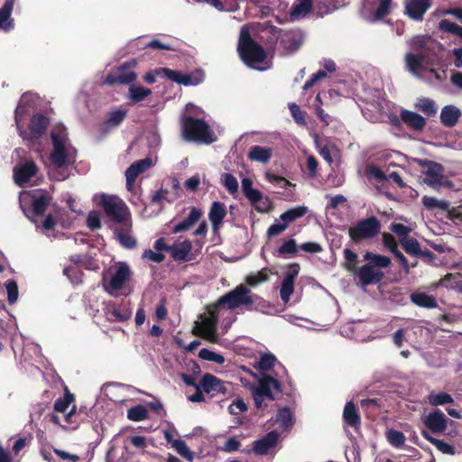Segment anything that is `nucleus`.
<instances>
[{
    "label": "nucleus",
    "instance_id": "1",
    "mask_svg": "<svg viewBox=\"0 0 462 462\" xmlns=\"http://www.w3.org/2000/svg\"><path fill=\"white\" fill-rule=\"evenodd\" d=\"M51 139L53 148L50 154V160L52 165L59 171L58 174L60 177L57 180H66L69 177V173L65 169L69 165L75 163L77 150L68 143V132L63 125H57L52 129Z\"/></svg>",
    "mask_w": 462,
    "mask_h": 462
},
{
    "label": "nucleus",
    "instance_id": "2",
    "mask_svg": "<svg viewBox=\"0 0 462 462\" xmlns=\"http://www.w3.org/2000/svg\"><path fill=\"white\" fill-rule=\"evenodd\" d=\"M236 51L240 60L249 69L263 71L270 68L267 51L252 37L247 25L240 30Z\"/></svg>",
    "mask_w": 462,
    "mask_h": 462
},
{
    "label": "nucleus",
    "instance_id": "3",
    "mask_svg": "<svg viewBox=\"0 0 462 462\" xmlns=\"http://www.w3.org/2000/svg\"><path fill=\"white\" fill-rule=\"evenodd\" d=\"M218 306H226L228 310H235L241 306L246 310L264 311L269 306L262 297L254 294L244 284L236 286L234 290L221 296L217 303Z\"/></svg>",
    "mask_w": 462,
    "mask_h": 462
},
{
    "label": "nucleus",
    "instance_id": "4",
    "mask_svg": "<svg viewBox=\"0 0 462 462\" xmlns=\"http://www.w3.org/2000/svg\"><path fill=\"white\" fill-rule=\"evenodd\" d=\"M94 201L103 208L109 219L122 226H130L131 212L125 203L116 196L99 194L94 197Z\"/></svg>",
    "mask_w": 462,
    "mask_h": 462
},
{
    "label": "nucleus",
    "instance_id": "5",
    "mask_svg": "<svg viewBox=\"0 0 462 462\" xmlns=\"http://www.w3.org/2000/svg\"><path fill=\"white\" fill-rule=\"evenodd\" d=\"M182 136L189 142L212 143L215 141L208 124L204 119L185 116L182 118Z\"/></svg>",
    "mask_w": 462,
    "mask_h": 462
},
{
    "label": "nucleus",
    "instance_id": "6",
    "mask_svg": "<svg viewBox=\"0 0 462 462\" xmlns=\"http://www.w3.org/2000/svg\"><path fill=\"white\" fill-rule=\"evenodd\" d=\"M381 230V223L376 217H370L358 221L348 230L350 239L354 243H359L363 240L372 239L376 236Z\"/></svg>",
    "mask_w": 462,
    "mask_h": 462
},
{
    "label": "nucleus",
    "instance_id": "7",
    "mask_svg": "<svg viewBox=\"0 0 462 462\" xmlns=\"http://www.w3.org/2000/svg\"><path fill=\"white\" fill-rule=\"evenodd\" d=\"M135 65L134 60L121 64L106 76L105 82L110 86L133 83L137 79V74L134 70Z\"/></svg>",
    "mask_w": 462,
    "mask_h": 462
},
{
    "label": "nucleus",
    "instance_id": "8",
    "mask_svg": "<svg viewBox=\"0 0 462 462\" xmlns=\"http://www.w3.org/2000/svg\"><path fill=\"white\" fill-rule=\"evenodd\" d=\"M203 392L211 398L218 395L228 396L231 394L232 383L217 377L216 375L206 373L199 381Z\"/></svg>",
    "mask_w": 462,
    "mask_h": 462
},
{
    "label": "nucleus",
    "instance_id": "9",
    "mask_svg": "<svg viewBox=\"0 0 462 462\" xmlns=\"http://www.w3.org/2000/svg\"><path fill=\"white\" fill-rule=\"evenodd\" d=\"M217 305L214 306L213 310H208L209 317L202 318L200 323H196L197 326L193 329V334L201 337L212 343L217 342L218 337L217 334Z\"/></svg>",
    "mask_w": 462,
    "mask_h": 462
},
{
    "label": "nucleus",
    "instance_id": "10",
    "mask_svg": "<svg viewBox=\"0 0 462 462\" xmlns=\"http://www.w3.org/2000/svg\"><path fill=\"white\" fill-rule=\"evenodd\" d=\"M273 390L276 393L282 392L279 381L270 375H263L259 380L258 386L253 390V397L256 408L262 407L264 397L274 400Z\"/></svg>",
    "mask_w": 462,
    "mask_h": 462
},
{
    "label": "nucleus",
    "instance_id": "11",
    "mask_svg": "<svg viewBox=\"0 0 462 462\" xmlns=\"http://www.w3.org/2000/svg\"><path fill=\"white\" fill-rule=\"evenodd\" d=\"M420 165L425 168L423 182L433 189L439 188L443 180L444 167L439 162L429 160H420Z\"/></svg>",
    "mask_w": 462,
    "mask_h": 462
},
{
    "label": "nucleus",
    "instance_id": "12",
    "mask_svg": "<svg viewBox=\"0 0 462 462\" xmlns=\"http://www.w3.org/2000/svg\"><path fill=\"white\" fill-rule=\"evenodd\" d=\"M130 270L126 264H121L112 275L108 282L104 284L105 290L111 295L116 294L129 279Z\"/></svg>",
    "mask_w": 462,
    "mask_h": 462
},
{
    "label": "nucleus",
    "instance_id": "13",
    "mask_svg": "<svg viewBox=\"0 0 462 462\" xmlns=\"http://www.w3.org/2000/svg\"><path fill=\"white\" fill-rule=\"evenodd\" d=\"M279 438V433L275 430H272L263 438L253 442L252 451L260 456L267 455L270 450L277 446Z\"/></svg>",
    "mask_w": 462,
    "mask_h": 462
},
{
    "label": "nucleus",
    "instance_id": "14",
    "mask_svg": "<svg viewBox=\"0 0 462 462\" xmlns=\"http://www.w3.org/2000/svg\"><path fill=\"white\" fill-rule=\"evenodd\" d=\"M359 282L363 286L377 284L382 282L384 273L368 263L361 266L357 272Z\"/></svg>",
    "mask_w": 462,
    "mask_h": 462
},
{
    "label": "nucleus",
    "instance_id": "15",
    "mask_svg": "<svg viewBox=\"0 0 462 462\" xmlns=\"http://www.w3.org/2000/svg\"><path fill=\"white\" fill-rule=\"evenodd\" d=\"M38 167L33 161H27L14 169V180L19 187H23L32 177L35 176Z\"/></svg>",
    "mask_w": 462,
    "mask_h": 462
},
{
    "label": "nucleus",
    "instance_id": "16",
    "mask_svg": "<svg viewBox=\"0 0 462 462\" xmlns=\"http://www.w3.org/2000/svg\"><path fill=\"white\" fill-rule=\"evenodd\" d=\"M424 425L433 433H442L448 427V418L437 409L430 412L423 420Z\"/></svg>",
    "mask_w": 462,
    "mask_h": 462
},
{
    "label": "nucleus",
    "instance_id": "17",
    "mask_svg": "<svg viewBox=\"0 0 462 462\" xmlns=\"http://www.w3.org/2000/svg\"><path fill=\"white\" fill-rule=\"evenodd\" d=\"M430 6V0H406L405 14L411 19L420 22Z\"/></svg>",
    "mask_w": 462,
    "mask_h": 462
},
{
    "label": "nucleus",
    "instance_id": "18",
    "mask_svg": "<svg viewBox=\"0 0 462 462\" xmlns=\"http://www.w3.org/2000/svg\"><path fill=\"white\" fill-rule=\"evenodd\" d=\"M365 5L376 21L384 19L393 9V0H365Z\"/></svg>",
    "mask_w": 462,
    "mask_h": 462
},
{
    "label": "nucleus",
    "instance_id": "19",
    "mask_svg": "<svg viewBox=\"0 0 462 462\" xmlns=\"http://www.w3.org/2000/svg\"><path fill=\"white\" fill-rule=\"evenodd\" d=\"M104 314L110 322H124L131 316L127 308L117 305L115 302H108L105 305Z\"/></svg>",
    "mask_w": 462,
    "mask_h": 462
},
{
    "label": "nucleus",
    "instance_id": "20",
    "mask_svg": "<svg viewBox=\"0 0 462 462\" xmlns=\"http://www.w3.org/2000/svg\"><path fill=\"white\" fill-rule=\"evenodd\" d=\"M192 242L186 239L180 243L171 245V256L175 262H189L191 256Z\"/></svg>",
    "mask_w": 462,
    "mask_h": 462
},
{
    "label": "nucleus",
    "instance_id": "21",
    "mask_svg": "<svg viewBox=\"0 0 462 462\" xmlns=\"http://www.w3.org/2000/svg\"><path fill=\"white\" fill-rule=\"evenodd\" d=\"M226 216V208L225 204L219 201L212 202L208 212V218L212 224V228L215 233L220 229Z\"/></svg>",
    "mask_w": 462,
    "mask_h": 462
},
{
    "label": "nucleus",
    "instance_id": "22",
    "mask_svg": "<svg viewBox=\"0 0 462 462\" xmlns=\"http://www.w3.org/2000/svg\"><path fill=\"white\" fill-rule=\"evenodd\" d=\"M49 124L50 120L47 116L40 113L35 114L32 117L29 125L32 139L38 140L42 138L46 132Z\"/></svg>",
    "mask_w": 462,
    "mask_h": 462
},
{
    "label": "nucleus",
    "instance_id": "23",
    "mask_svg": "<svg viewBox=\"0 0 462 462\" xmlns=\"http://www.w3.org/2000/svg\"><path fill=\"white\" fill-rule=\"evenodd\" d=\"M202 210L200 208L192 207L190 208L188 217L181 222L176 224L171 230L172 234H178L189 230L202 217Z\"/></svg>",
    "mask_w": 462,
    "mask_h": 462
},
{
    "label": "nucleus",
    "instance_id": "24",
    "mask_svg": "<svg viewBox=\"0 0 462 462\" xmlns=\"http://www.w3.org/2000/svg\"><path fill=\"white\" fill-rule=\"evenodd\" d=\"M400 118L407 126L416 131H421L426 125V119L423 116L409 110H402Z\"/></svg>",
    "mask_w": 462,
    "mask_h": 462
},
{
    "label": "nucleus",
    "instance_id": "25",
    "mask_svg": "<svg viewBox=\"0 0 462 462\" xmlns=\"http://www.w3.org/2000/svg\"><path fill=\"white\" fill-rule=\"evenodd\" d=\"M461 116L460 110L452 105L445 106L440 112V122L446 127H453Z\"/></svg>",
    "mask_w": 462,
    "mask_h": 462
},
{
    "label": "nucleus",
    "instance_id": "26",
    "mask_svg": "<svg viewBox=\"0 0 462 462\" xmlns=\"http://www.w3.org/2000/svg\"><path fill=\"white\" fill-rule=\"evenodd\" d=\"M426 58V53H406L404 60L408 70L414 76H418L420 70L425 69L423 63Z\"/></svg>",
    "mask_w": 462,
    "mask_h": 462
},
{
    "label": "nucleus",
    "instance_id": "27",
    "mask_svg": "<svg viewBox=\"0 0 462 462\" xmlns=\"http://www.w3.org/2000/svg\"><path fill=\"white\" fill-rule=\"evenodd\" d=\"M14 0H5L0 8V29L7 32L14 28V20L11 18Z\"/></svg>",
    "mask_w": 462,
    "mask_h": 462
},
{
    "label": "nucleus",
    "instance_id": "28",
    "mask_svg": "<svg viewBox=\"0 0 462 462\" xmlns=\"http://www.w3.org/2000/svg\"><path fill=\"white\" fill-rule=\"evenodd\" d=\"M245 196L251 202L252 206L260 212H265L270 208V202L267 198H263L260 190L253 189L249 190Z\"/></svg>",
    "mask_w": 462,
    "mask_h": 462
},
{
    "label": "nucleus",
    "instance_id": "29",
    "mask_svg": "<svg viewBox=\"0 0 462 462\" xmlns=\"http://www.w3.org/2000/svg\"><path fill=\"white\" fill-rule=\"evenodd\" d=\"M313 7L312 0H295L291 9V22L305 17Z\"/></svg>",
    "mask_w": 462,
    "mask_h": 462
},
{
    "label": "nucleus",
    "instance_id": "30",
    "mask_svg": "<svg viewBox=\"0 0 462 462\" xmlns=\"http://www.w3.org/2000/svg\"><path fill=\"white\" fill-rule=\"evenodd\" d=\"M51 197L46 192L39 196H33L31 203L32 213L34 216H43L49 205L51 204Z\"/></svg>",
    "mask_w": 462,
    "mask_h": 462
},
{
    "label": "nucleus",
    "instance_id": "31",
    "mask_svg": "<svg viewBox=\"0 0 462 462\" xmlns=\"http://www.w3.org/2000/svg\"><path fill=\"white\" fill-rule=\"evenodd\" d=\"M272 148L254 145L250 148L247 157L252 162L267 163L272 158Z\"/></svg>",
    "mask_w": 462,
    "mask_h": 462
},
{
    "label": "nucleus",
    "instance_id": "32",
    "mask_svg": "<svg viewBox=\"0 0 462 462\" xmlns=\"http://www.w3.org/2000/svg\"><path fill=\"white\" fill-rule=\"evenodd\" d=\"M410 299L412 303L420 308L435 309L438 306L436 299L426 292H412Z\"/></svg>",
    "mask_w": 462,
    "mask_h": 462
},
{
    "label": "nucleus",
    "instance_id": "33",
    "mask_svg": "<svg viewBox=\"0 0 462 462\" xmlns=\"http://www.w3.org/2000/svg\"><path fill=\"white\" fill-rule=\"evenodd\" d=\"M344 421L350 427L357 428L361 424L360 415L353 402H347L343 411Z\"/></svg>",
    "mask_w": 462,
    "mask_h": 462
},
{
    "label": "nucleus",
    "instance_id": "34",
    "mask_svg": "<svg viewBox=\"0 0 462 462\" xmlns=\"http://www.w3.org/2000/svg\"><path fill=\"white\" fill-rule=\"evenodd\" d=\"M132 223L130 226H122L120 229L116 230L117 239L122 246L127 249H133L136 246L137 242L134 236L130 235Z\"/></svg>",
    "mask_w": 462,
    "mask_h": 462
},
{
    "label": "nucleus",
    "instance_id": "35",
    "mask_svg": "<svg viewBox=\"0 0 462 462\" xmlns=\"http://www.w3.org/2000/svg\"><path fill=\"white\" fill-rule=\"evenodd\" d=\"M299 250H303L310 254H318L320 253L323 248L320 244L316 242H306L298 245L296 241L291 238V256L295 255Z\"/></svg>",
    "mask_w": 462,
    "mask_h": 462
},
{
    "label": "nucleus",
    "instance_id": "36",
    "mask_svg": "<svg viewBox=\"0 0 462 462\" xmlns=\"http://www.w3.org/2000/svg\"><path fill=\"white\" fill-rule=\"evenodd\" d=\"M421 435L426 440L434 445L437 448V449L442 452L443 454L454 455L456 453V449L453 446L449 445L444 440L438 439L432 437L428 431L422 430Z\"/></svg>",
    "mask_w": 462,
    "mask_h": 462
},
{
    "label": "nucleus",
    "instance_id": "37",
    "mask_svg": "<svg viewBox=\"0 0 462 462\" xmlns=\"http://www.w3.org/2000/svg\"><path fill=\"white\" fill-rule=\"evenodd\" d=\"M126 110L116 109L107 114L106 119L104 122L105 130L118 126L126 117Z\"/></svg>",
    "mask_w": 462,
    "mask_h": 462
},
{
    "label": "nucleus",
    "instance_id": "38",
    "mask_svg": "<svg viewBox=\"0 0 462 462\" xmlns=\"http://www.w3.org/2000/svg\"><path fill=\"white\" fill-rule=\"evenodd\" d=\"M364 260L368 261L369 264L374 268H387L391 264V259L388 256L377 254L372 252H366L364 254Z\"/></svg>",
    "mask_w": 462,
    "mask_h": 462
},
{
    "label": "nucleus",
    "instance_id": "39",
    "mask_svg": "<svg viewBox=\"0 0 462 462\" xmlns=\"http://www.w3.org/2000/svg\"><path fill=\"white\" fill-rule=\"evenodd\" d=\"M129 98L134 103H139L143 101L146 97H148L152 94V90L143 86L140 85H132L128 89Z\"/></svg>",
    "mask_w": 462,
    "mask_h": 462
},
{
    "label": "nucleus",
    "instance_id": "40",
    "mask_svg": "<svg viewBox=\"0 0 462 462\" xmlns=\"http://www.w3.org/2000/svg\"><path fill=\"white\" fill-rule=\"evenodd\" d=\"M152 165V161L151 158H145L143 160L136 161L133 162L125 171L127 173H130L131 176L135 178L138 177L141 173L146 171Z\"/></svg>",
    "mask_w": 462,
    "mask_h": 462
},
{
    "label": "nucleus",
    "instance_id": "41",
    "mask_svg": "<svg viewBox=\"0 0 462 462\" xmlns=\"http://www.w3.org/2000/svg\"><path fill=\"white\" fill-rule=\"evenodd\" d=\"M74 401V394L69 392L67 386H65L64 396L57 399L54 402V411L64 413Z\"/></svg>",
    "mask_w": 462,
    "mask_h": 462
},
{
    "label": "nucleus",
    "instance_id": "42",
    "mask_svg": "<svg viewBox=\"0 0 462 462\" xmlns=\"http://www.w3.org/2000/svg\"><path fill=\"white\" fill-rule=\"evenodd\" d=\"M148 411L145 406L142 404L131 407L127 411V418L132 421H142L148 419Z\"/></svg>",
    "mask_w": 462,
    "mask_h": 462
},
{
    "label": "nucleus",
    "instance_id": "43",
    "mask_svg": "<svg viewBox=\"0 0 462 462\" xmlns=\"http://www.w3.org/2000/svg\"><path fill=\"white\" fill-rule=\"evenodd\" d=\"M345 263H343V267L348 271L355 273L356 272V266L358 263V256L357 254L349 248H345L343 251Z\"/></svg>",
    "mask_w": 462,
    "mask_h": 462
},
{
    "label": "nucleus",
    "instance_id": "44",
    "mask_svg": "<svg viewBox=\"0 0 462 462\" xmlns=\"http://www.w3.org/2000/svg\"><path fill=\"white\" fill-rule=\"evenodd\" d=\"M423 206L430 210L439 208L448 210L449 203L447 200H439L435 197L423 196L421 199Z\"/></svg>",
    "mask_w": 462,
    "mask_h": 462
},
{
    "label": "nucleus",
    "instance_id": "45",
    "mask_svg": "<svg viewBox=\"0 0 462 462\" xmlns=\"http://www.w3.org/2000/svg\"><path fill=\"white\" fill-rule=\"evenodd\" d=\"M165 438L168 441L171 442L172 447L176 449V451L182 456L183 457L187 458L188 460L191 461L193 458V454L188 448L185 441L181 439H175L171 440L170 438V434L166 433Z\"/></svg>",
    "mask_w": 462,
    "mask_h": 462
},
{
    "label": "nucleus",
    "instance_id": "46",
    "mask_svg": "<svg viewBox=\"0 0 462 462\" xmlns=\"http://www.w3.org/2000/svg\"><path fill=\"white\" fill-rule=\"evenodd\" d=\"M270 272L271 270L263 268L255 273H250L246 276L245 282L247 285L254 287L262 282H266L269 278Z\"/></svg>",
    "mask_w": 462,
    "mask_h": 462
},
{
    "label": "nucleus",
    "instance_id": "47",
    "mask_svg": "<svg viewBox=\"0 0 462 462\" xmlns=\"http://www.w3.org/2000/svg\"><path fill=\"white\" fill-rule=\"evenodd\" d=\"M388 442L394 448H400L405 443V436L402 431L394 429H390L385 433Z\"/></svg>",
    "mask_w": 462,
    "mask_h": 462
},
{
    "label": "nucleus",
    "instance_id": "48",
    "mask_svg": "<svg viewBox=\"0 0 462 462\" xmlns=\"http://www.w3.org/2000/svg\"><path fill=\"white\" fill-rule=\"evenodd\" d=\"M430 42V38H427L422 35H418L414 37L411 42V48L419 53H426V57L430 51V48L428 47V43Z\"/></svg>",
    "mask_w": 462,
    "mask_h": 462
},
{
    "label": "nucleus",
    "instance_id": "49",
    "mask_svg": "<svg viewBox=\"0 0 462 462\" xmlns=\"http://www.w3.org/2000/svg\"><path fill=\"white\" fill-rule=\"evenodd\" d=\"M281 218L283 221V223L276 222L268 228L267 235L269 237L276 236L286 229L287 225L289 223V210L283 212L281 215Z\"/></svg>",
    "mask_w": 462,
    "mask_h": 462
},
{
    "label": "nucleus",
    "instance_id": "50",
    "mask_svg": "<svg viewBox=\"0 0 462 462\" xmlns=\"http://www.w3.org/2000/svg\"><path fill=\"white\" fill-rule=\"evenodd\" d=\"M439 29L441 32L454 34L462 40V27L448 19L439 21Z\"/></svg>",
    "mask_w": 462,
    "mask_h": 462
},
{
    "label": "nucleus",
    "instance_id": "51",
    "mask_svg": "<svg viewBox=\"0 0 462 462\" xmlns=\"http://www.w3.org/2000/svg\"><path fill=\"white\" fill-rule=\"evenodd\" d=\"M428 399H429V402L432 406H439V405H444V404H448V403L454 402V399L452 398V396L449 393H445V392H439L438 393H430L429 395Z\"/></svg>",
    "mask_w": 462,
    "mask_h": 462
},
{
    "label": "nucleus",
    "instance_id": "52",
    "mask_svg": "<svg viewBox=\"0 0 462 462\" xmlns=\"http://www.w3.org/2000/svg\"><path fill=\"white\" fill-rule=\"evenodd\" d=\"M416 107L427 116H432L437 113V106L432 99L422 97L418 100Z\"/></svg>",
    "mask_w": 462,
    "mask_h": 462
},
{
    "label": "nucleus",
    "instance_id": "53",
    "mask_svg": "<svg viewBox=\"0 0 462 462\" xmlns=\"http://www.w3.org/2000/svg\"><path fill=\"white\" fill-rule=\"evenodd\" d=\"M204 74L201 70H197L193 74L181 73L180 83L184 86H196L203 81Z\"/></svg>",
    "mask_w": 462,
    "mask_h": 462
},
{
    "label": "nucleus",
    "instance_id": "54",
    "mask_svg": "<svg viewBox=\"0 0 462 462\" xmlns=\"http://www.w3.org/2000/svg\"><path fill=\"white\" fill-rule=\"evenodd\" d=\"M403 250L410 255L417 256L420 254V245L419 241L413 237H409L401 243Z\"/></svg>",
    "mask_w": 462,
    "mask_h": 462
},
{
    "label": "nucleus",
    "instance_id": "55",
    "mask_svg": "<svg viewBox=\"0 0 462 462\" xmlns=\"http://www.w3.org/2000/svg\"><path fill=\"white\" fill-rule=\"evenodd\" d=\"M390 230L398 236L400 244L402 243V241L403 242L404 240L409 238V235L411 232V228L409 227L408 226L395 222L391 224Z\"/></svg>",
    "mask_w": 462,
    "mask_h": 462
},
{
    "label": "nucleus",
    "instance_id": "56",
    "mask_svg": "<svg viewBox=\"0 0 462 462\" xmlns=\"http://www.w3.org/2000/svg\"><path fill=\"white\" fill-rule=\"evenodd\" d=\"M222 183L229 194H235L238 190V182L236 178L231 173H223L221 176Z\"/></svg>",
    "mask_w": 462,
    "mask_h": 462
},
{
    "label": "nucleus",
    "instance_id": "57",
    "mask_svg": "<svg viewBox=\"0 0 462 462\" xmlns=\"http://www.w3.org/2000/svg\"><path fill=\"white\" fill-rule=\"evenodd\" d=\"M304 41V33L299 29L291 30V54L297 51L302 45Z\"/></svg>",
    "mask_w": 462,
    "mask_h": 462
},
{
    "label": "nucleus",
    "instance_id": "58",
    "mask_svg": "<svg viewBox=\"0 0 462 462\" xmlns=\"http://www.w3.org/2000/svg\"><path fill=\"white\" fill-rule=\"evenodd\" d=\"M199 357L207 360V361H212L218 365H222L225 363V357L217 353H215L208 348H202L199 352Z\"/></svg>",
    "mask_w": 462,
    "mask_h": 462
},
{
    "label": "nucleus",
    "instance_id": "59",
    "mask_svg": "<svg viewBox=\"0 0 462 462\" xmlns=\"http://www.w3.org/2000/svg\"><path fill=\"white\" fill-rule=\"evenodd\" d=\"M291 115L294 121L300 126H306V116L307 113L302 111L300 107L296 104H291Z\"/></svg>",
    "mask_w": 462,
    "mask_h": 462
},
{
    "label": "nucleus",
    "instance_id": "60",
    "mask_svg": "<svg viewBox=\"0 0 462 462\" xmlns=\"http://www.w3.org/2000/svg\"><path fill=\"white\" fill-rule=\"evenodd\" d=\"M276 358L273 355L264 354L260 358L258 368L263 371H269L274 366Z\"/></svg>",
    "mask_w": 462,
    "mask_h": 462
},
{
    "label": "nucleus",
    "instance_id": "61",
    "mask_svg": "<svg viewBox=\"0 0 462 462\" xmlns=\"http://www.w3.org/2000/svg\"><path fill=\"white\" fill-rule=\"evenodd\" d=\"M87 226L92 231H96L101 228V221L98 212L90 211L88 213L87 217Z\"/></svg>",
    "mask_w": 462,
    "mask_h": 462
},
{
    "label": "nucleus",
    "instance_id": "62",
    "mask_svg": "<svg viewBox=\"0 0 462 462\" xmlns=\"http://www.w3.org/2000/svg\"><path fill=\"white\" fill-rule=\"evenodd\" d=\"M7 300L10 304L14 303L18 298V286L14 281H8L6 283Z\"/></svg>",
    "mask_w": 462,
    "mask_h": 462
},
{
    "label": "nucleus",
    "instance_id": "63",
    "mask_svg": "<svg viewBox=\"0 0 462 462\" xmlns=\"http://www.w3.org/2000/svg\"><path fill=\"white\" fill-rule=\"evenodd\" d=\"M328 77V72H326V70H323V69H319L318 72L314 73L310 79H308L302 88L304 90H307L310 88H312L317 82L320 81L321 79H325Z\"/></svg>",
    "mask_w": 462,
    "mask_h": 462
},
{
    "label": "nucleus",
    "instance_id": "64",
    "mask_svg": "<svg viewBox=\"0 0 462 462\" xmlns=\"http://www.w3.org/2000/svg\"><path fill=\"white\" fill-rule=\"evenodd\" d=\"M231 414L237 415L247 411V405L243 399L235 400L228 407Z\"/></svg>",
    "mask_w": 462,
    "mask_h": 462
}]
</instances>
